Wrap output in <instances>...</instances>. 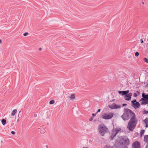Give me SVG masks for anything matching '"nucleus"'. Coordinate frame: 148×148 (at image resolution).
<instances>
[{"label": "nucleus", "instance_id": "obj_1", "mask_svg": "<svg viewBox=\"0 0 148 148\" xmlns=\"http://www.w3.org/2000/svg\"><path fill=\"white\" fill-rule=\"evenodd\" d=\"M126 111L129 118L130 119L128 122L127 127L129 130L133 131L135 128L137 124V121L136 120L135 114L131 110L127 109Z\"/></svg>", "mask_w": 148, "mask_h": 148}, {"label": "nucleus", "instance_id": "obj_2", "mask_svg": "<svg viewBox=\"0 0 148 148\" xmlns=\"http://www.w3.org/2000/svg\"><path fill=\"white\" fill-rule=\"evenodd\" d=\"M99 130L101 135L104 136V134L107 133L108 129L104 124H103L99 126Z\"/></svg>", "mask_w": 148, "mask_h": 148}, {"label": "nucleus", "instance_id": "obj_3", "mask_svg": "<svg viewBox=\"0 0 148 148\" xmlns=\"http://www.w3.org/2000/svg\"><path fill=\"white\" fill-rule=\"evenodd\" d=\"M119 140V143L122 145H128L130 144L129 139L126 137H119L118 140Z\"/></svg>", "mask_w": 148, "mask_h": 148}, {"label": "nucleus", "instance_id": "obj_4", "mask_svg": "<svg viewBox=\"0 0 148 148\" xmlns=\"http://www.w3.org/2000/svg\"><path fill=\"white\" fill-rule=\"evenodd\" d=\"M113 116V114L112 113H104L102 115L101 118L104 119H111Z\"/></svg>", "mask_w": 148, "mask_h": 148}, {"label": "nucleus", "instance_id": "obj_5", "mask_svg": "<svg viewBox=\"0 0 148 148\" xmlns=\"http://www.w3.org/2000/svg\"><path fill=\"white\" fill-rule=\"evenodd\" d=\"M132 104L133 105V107L136 108H139L140 106V103L136 101V99L133 100L131 101Z\"/></svg>", "mask_w": 148, "mask_h": 148}, {"label": "nucleus", "instance_id": "obj_6", "mask_svg": "<svg viewBox=\"0 0 148 148\" xmlns=\"http://www.w3.org/2000/svg\"><path fill=\"white\" fill-rule=\"evenodd\" d=\"M121 107V105H117L116 103H113L109 106V107L112 109L119 108Z\"/></svg>", "mask_w": 148, "mask_h": 148}, {"label": "nucleus", "instance_id": "obj_7", "mask_svg": "<svg viewBox=\"0 0 148 148\" xmlns=\"http://www.w3.org/2000/svg\"><path fill=\"white\" fill-rule=\"evenodd\" d=\"M127 114V113L126 110L121 116V118L123 120L126 121L130 119Z\"/></svg>", "mask_w": 148, "mask_h": 148}, {"label": "nucleus", "instance_id": "obj_8", "mask_svg": "<svg viewBox=\"0 0 148 148\" xmlns=\"http://www.w3.org/2000/svg\"><path fill=\"white\" fill-rule=\"evenodd\" d=\"M132 147L133 148H140V143L137 141H135L133 144Z\"/></svg>", "mask_w": 148, "mask_h": 148}, {"label": "nucleus", "instance_id": "obj_9", "mask_svg": "<svg viewBox=\"0 0 148 148\" xmlns=\"http://www.w3.org/2000/svg\"><path fill=\"white\" fill-rule=\"evenodd\" d=\"M129 90L126 91H119L118 92L119 93L122 95H125V96L129 93Z\"/></svg>", "mask_w": 148, "mask_h": 148}, {"label": "nucleus", "instance_id": "obj_10", "mask_svg": "<svg viewBox=\"0 0 148 148\" xmlns=\"http://www.w3.org/2000/svg\"><path fill=\"white\" fill-rule=\"evenodd\" d=\"M132 95V94L130 93L127 94L125 97V100L127 101L130 100Z\"/></svg>", "mask_w": 148, "mask_h": 148}, {"label": "nucleus", "instance_id": "obj_11", "mask_svg": "<svg viewBox=\"0 0 148 148\" xmlns=\"http://www.w3.org/2000/svg\"><path fill=\"white\" fill-rule=\"evenodd\" d=\"M116 133L113 130L111 132V135L110 137V140H112L113 139V138L114 136L116 135Z\"/></svg>", "mask_w": 148, "mask_h": 148}, {"label": "nucleus", "instance_id": "obj_12", "mask_svg": "<svg viewBox=\"0 0 148 148\" xmlns=\"http://www.w3.org/2000/svg\"><path fill=\"white\" fill-rule=\"evenodd\" d=\"M143 121L145 124V127H148V118H146L143 120Z\"/></svg>", "mask_w": 148, "mask_h": 148}, {"label": "nucleus", "instance_id": "obj_13", "mask_svg": "<svg viewBox=\"0 0 148 148\" xmlns=\"http://www.w3.org/2000/svg\"><path fill=\"white\" fill-rule=\"evenodd\" d=\"M142 97H144L146 100H148V95H145L144 93H143L142 94Z\"/></svg>", "mask_w": 148, "mask_h": 148}, {"label": "nucleus", "instance_id": "obj_14", "mask_svg": "<svg viewBox=\"0 0 148 148\" xmlns=\"http://www.w3.org/2000/svg\"><path fill=\"white\" fill-rule=\"evenodd\" d=\"M144 141L148 144V135H145L144 136Z\"/></svg>", "mask_w": 148, "mask_h": 148}, {"label": "nucleus", "instance_id": "obj_15", "mask_svg": "<svg viewBox=\"0 0 148 148\" xmlns=\"http://www.w3.org/2000/svg\"><path fill=\"white\" fill-rule=\"evenodd\" d=\"M69 98L71 100H73L75 98V96L74 94H73L69 97Z\"/></svg>", "mask_w": 148, "mask_h": 148}, {"label": "nucleus", "instance_id": "obj_16", "mask_svg": "<svg viewBox=\"0 0 148 148\" xmlns=\"http://www.w3.org/2000/svg\"><path fill=\"white\" fill-rule=\"evenodd\" d=\"M147 104V106L148 107V100H146V99L144 101H142L141 103L142 105H146Z\"/></svg>", "mask_w": 148, "mask_h": 148}, {"label": "nucleus", "instance_id": "obj_17", "mask_svg": "<svg viewBox=\"0 0 148 148\" xmlns=\"http://www.w3.org/2000/svg\"><path fill=\"white\" fill-rule=\"evenodd\" d=\"M114 131H115L116 134L121 131V129L119 128H116L114 130Z\"/></svg>", "mask_w": 148, "mask_h": 148}, {"label": "nucleus", "instance_id": "obj_18", "mask_svg": "<svg viewBox=\"0 0 148 148\" xmlns=\"http://www.w3.org/2000/svg\"><path fill=\"white\" fill-rule=\"evenodd\" d=\"M17 112V110L16 109H14L12 111V113H11V115L12 116H14L15 114Z\"/></svg>", "mask_w": 148, "mask_h": 148}, {"label": "nucleus", "instance_id": "obj_19", "mask_svg": "<svg viewBox=\"0 0 148 148\" xmlns=\"http://www.w3.org/2000/svg\"><path fill=\"white\" fill-rule=\"evenodd\" d=\"M1 123L3 125H5L6 123V121L5 119H3L1 121Z\"/></svg>", "mask_w": 148, "mask_h": 148}, {"label": "nucleus", "instance_id": "obj_20", "mask_svg": "<svg viewBox=\"0 0 148 148\" xmlns=\"http://www.w3.org/2000/svg\"><path fill=\"white\" fill-rule=\"evenodd\" d=\"M145 132V130H141L140 132V135L142 136L143 134Z\"/></svg>", "mask_w": 148, "mask_h": 148}, {"label": "nucleus", "instance_id": "obj_21", "mask_svg": "<svg viewBox=\"0 0 148 148\" xmlns=\"http://www.w3.org/2000/svg\"><path fill=\"white\" fill-rule=\"evenodd\" d=\"M103 148H113V147L108 145H106Z\"/></svg>", "mask_w": 148, "mask_h": 148}, {"label": "nucleus", "instance_id": "obj_22", "mask_svg": "<svg viewBox=\"0 0 148 148\" xmlns=\"http://www.w3.org/2000/svg\"><path fill=\"white\" fill-rule=\"evenodd\" d=\"M148 113V111L145 110L143 111V114H147Z\"/></svg>", "mask_w": 148, "mask_h": 148}, {"label": "nucleus", "instance_id": "obj_23", "mask_svg": "<svg viewBox=\"0 0 148 148\" xmlns=\"http://www.w3.org/2000/svg\"><path fill=\"white\" fill-rule=\"evenodd\" d=\"M54 103V101L53 100H51L49 102V103L51 104H52Z\"/></svg>", "mask_w": 148, "mask_h": 148}, {"label": "nucleus", "instance_id": "obj_24", "mask_svg": "<svg viewBox=\"0 0 148 148\" xmlns=\"http://www.w3.org/2000/svg\"><path fill=\"white\" fill-rule=\"evenodd\" d=\"M139 55V53L138 52H136L135 53V56L136 57L138 56Z\"/></svg>", "mask_w": 148, "mask_h": 148}, {"label": "nucleus", "instance_id": "obj_25", "mask_svg": "<svg viewBox=\"0 0 148 148\" xmlns=\"http://www.w3.org/2000/svg\"><path fill=\"white\" fill-rule=\"evenodd\" d=\"M144 60L145 62L148 63V59L147 58H144Z\"/></svg>", "mask_w": 148, "mask_h": 148}, {"label": "nucleus", "instance_id": "obj_26", "mask_svg": "<svg viewBox=\"0 0 148 148\" xmlns=\"http://www.w3.org/2000/svg\"><path fill=\"white\" fill-rule=\"evenodd\" d=\"M146 99H145L144 97H143L140 100V101H144Z\"/></svg>", "mask_w": 148, "mask_h": 148}, {"label": "nucleus", "instance_id": "obj_27", "mask_svg": "<svg viewBox=\"0 0 148 148\" xmlns=\"http://www.w3.org/2000/svg\"><path fill=\"white\" fill-rule=\"evenodd\" d=\"M28 34V33L27 32H25L23 34V35L24 36H27Z\"/></svg>", "mask_w": 148, "mask_h": 148}, {"label": "nucleus", "instance_id": "obj_28", "mask_svg": "<svg viewBox=\"0 0 148 148\" xmlns=\"http://www.w3.org/2000/svg\"><path fill=\"white\" fill-rule=\"evenodd\" d=\"M138 96V95H137V94L136 93H134V97H136Z\"/></svg>", "mask_w": 148, "mask_h": 148}, {"label": "nucleus", "instance_id": "obj_29", "mask_svg": "<svg viewBox=\"0 0 148 148\" xmlns=\"http://www.w3.org/2000/svg\"><path fill=\"white\" fill-rule=\"evenodd\" d=\"M93 117L91 116V117L90 118V119H89V121H91L92 120V119H93Z\"/></svg>", "mask_w": 148, "mask_h": 148}, {"label": "nucleus", "instance_id": "obj_30", "mask_svg": "<svg viewBox=\"0 0 148 148\" xmlns=\"http://www.w3.org/2000/svg\"><path fill=\"white\" fill-rule=\"evenodd\" d=\"M11 133L12 134H15V132H14L13 131H12L11 132Z\"/></svg>", "mask_w": 148, "mask_h": 148}, {"label": "nucleus", "instance_id": "obj_31", "mask_svg": "<svg viewBox=\"0 0 148 148\" xmlns=\"http://www.w3.org/2000/svg\"><path fill=\"white\" fill-rule=\"evenodd\" d=\"M101 111V110L100 109H99L98 110V111L96 112V114H97L98 112H100Z\"/></svg>", "mask_w": 148, "mask_h": 148}, {"label": "nucleus", "instance_id": "obj_32", "mask_svg": "<svg viewBox=\"0 0 148 148\" xmlns=\"http://www.w3.org/2000/svg\"><path fill=\"white\" fill-rule=\"evenodd\" d=\"M97 114L96 113V114L93 113L92 114V115L93 116V117H94Z\"/></svg>", "mask_w": 148, "mask_h": 148}, {"label": "nucleus", "instance_id": "obj_33", "mask_svg": "<svg viewBox=\"0 0 148 148\" xmlns=\"http://www.w3.org/2000/svg\"><path fill=\"white\" fill-rule=\"evenodd\" d=\"M145 88L148 87V83H147V84L145 85Z\"/></svg>", "mask_w": 148, "mask_h": 148}, {"label": "nucleus", "instance_id": "obj_34", "mask_svg": "<svg viewBox=\"0 0 148 148\" xmlns=\"http://www.w3.org/2000/svg\"><path fill=\"white\" fill-rule=\"evenodd\" d=\"M34 117H36L37 116V114H34Z\"/></svg>", "mask_w": 148, "mask_h": 148}, {"label": "nucleus", "instance_id": "obj_35", "mask_svg": "<svg viewBox=\"0 0 148 148\" xmlns=\"http://www.w3.org/2000/svg\"><path fill=\"white\" fill-rule=\"evenodd\" d=\"M140 41L141 42V43H142L143 42V41L142 39H141Z\"/></svg>", "mask_w": 148, "mask_h": 148}, {"label": "nucleus", "instance_id": "obj_36", "mask_svg": "<svg viewBox=\"0 0 148 148\" xmlns=\"http://www.w3.org/2000/svg\"><path fill=\"white\" fill-rule=\"evenodd\" d=\"M126 105H127V104L126 103H124L123 104V106H126Z\"/></svg>", "mask_w": 148, "mask_h": 148}, {"label": "nucleus", "instance_id": "obj_37", "mask_svg": "<svg viewBox=\"0 0 148 148\" xmlns=\"http://www.w3.org/2000/svg\"><path fill=\"white\" fill-rule=\"evenodd\" d=\"M145 148H148V144L146 146Z\"/></svg>", "mask_w": 148, "mask_h": 148}, {"label": "nucleus", "instance_id": "obj_38", "mask_svg": "<svg viewBox=\"0 0 148 148\" xmlns=\"http://www.w3.org/2000/svg\"><path fill=\"white\" fill-rule=\"evenodd\" d=\"M39 51H40L41 50V48H39Z\"/></svg>", "mask_w": 148, "mask_h": 148}, {"label": "nucleus", "instance_id": "obj_39", "mask_svg": "<svg viewBox=\"0 0 148 148\" xmlns=\"http://www.w3.org/2000/svg\"><path fill=\"white\" fill-rule=\"evenodd\" d=\"M137 93H138V95H139V94H140V92H139V91H137Z\"/></svg>", "mask_w": 148, "mask_h": 148}, {"label": "nucleus", "instance_id": "obj_40", "mask_svg": "<svg viewBox=\"0 0 148 148\" xmlns=\"http://www.w3.org/2000/svg\"><path fill=\"white\" fill-rule=\"evenodd\" d=\"M1 40H0V43H1Z\"/></svg>", "mask_w": 148, "mask_h": 148}, {"label": "nucleus", "instance_id": "obj_41", "mask_svg": "<svg viewBox=\"0 0 148 148\" xmlns=\"http://www.w3.org/2000/svg\"><path fill=\"white\" fill-rule=\"evenodd\" d=\"M40 132L41 133H44V132Z\"/></svg>", "mask_w": 148, "mask_h": 148}, {"label": "nucleus", "instance_id": "obj_42", "mask_svg": "<svg viewBox=\"0 0 148 148\" xmlns=\"http://www.w3.org/2000/svg\"><path fill=\"white\" fill-rule=\"evenodd\" d=\"M46 148H48V147H47V145H46Z\"/></svg>", "mask_w": 148, "mask_h": 148}, {"label": "nucleus", "instance_id": "obj_43", "mask_svg": "<svg viewBox=\"0 0 148 148\" xmlns=\"http://www.w3.org/2000/svg\"><path fill=\"white\" fill-rule=\"evenodd\" d=\"M142 3L143 4H144V3L143 2H142Z\"/></svg>", "mask_w": 148, "mask_h": 148}, {"label": "nucleus", "instance_id": "obj_44", "mask_svg": "<svg viewBox=\"0 0 148 148\" xmlns=\"http://www.w3.org/2000/svg\"><path fill=\"white\" fill-rule=\"evenodd\" d=\"M21 112V111H20L19 113H20V112Z\"/></svg>", "mask_w": 148, "mask_h": 148}]
</instances>
